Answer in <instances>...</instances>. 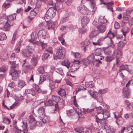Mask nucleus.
I'll use <instances>...</instances> for the list:
<instances>
[{
    "label": "nucleus",
    "mask_w": 133,
    "mask_h": 133,
    "mask_svg": "<svg viewBox=\"0 0 133 133\" xmlns=\"http://www.w3.org/2000/svg\"><path fill=\"white\" fill-rule=\"evenodd\" d=\"M16 17L15 14L8 16L7 17L5 14H3L0 16V24L5 23L4 30L8 31L9 30L10 27L13 25V21Z\"/></svg>",
    "instance_id": "obj_1"
},
{
    "label": "nucleus",
    "mask_w": 133,
    "mask_h": 133,
    "mask_svg": "<svg viewBox=\"0 0 133 133\" xmlns=\"http://www.w3.org/2000/svg\"><path fill=\"white\" fill-rule=\"evenodd\" d=\"M104 39H105L106 43L109 46L112 48H114L115 45L112 40L109 37H106L103 38L102 37H100L97 41L93 42L92 44L94 45H100L101 42Z\"/></svg>",
    "instance_id": "obj_2"
},
{
    "label": "nucleus",
    "mask_w": 133,
    "mask_h": 133,
    "mask_svg": "<svg viewBox=\"0 0 133 133\" xmlns=\"http://www.w3.org/2000/svg\"><path fill=\"white\" fill-rule=\"evenodd\" d=\"M31 36V39H29V40L31 42L30 43V45L32 44V43L38 44L40 41H39L40 39L37 38L38 35L37 33L35 32H34L32 33Z\"/></svg>",
    "instance_id": "obj_3"
},
{
    "label": "nucleus",
    "mask_w": 133,
    "mask_h": 133,
    "mask_svg": "<svg viewBox=\"0 0 133 133\" xmlns=\"http://www.w3.org/2000/svg\"><path fill=\"white\" fill-rule=\"evenodd\" d=\"M65 51L64 48L60 47L57 49L56 54L58 57L59 58H64L65 55Z\"/></svg>",
    "instance_id": "obj_4"
},
{
    "label": "nucleus",
    "mask_w": 133,
    "mask_h": 133,
    "mask_svg": "<svg viewBox=\"0 0 133 133\" xmlns=\"http://www.w3.org/2000/svg\"><path fill=\"white\" fill-rule=\"evenodd\" d=\"M21 73L20 71L14 69H10V74L12 76L13 80H16L19 77V74Z\"/></svg>",
    "instance_id": "obj_5"
},
{
    "label": "nucleus",
    "mask_w": 133,
    "mask_h": 133,
    "mask_svg": "<svg viewBox=\"0 0 133 133\" xmlns=\"http://www.w3.org/2000/svg\"><path fill=\"white\" fill-rule=\"evenodd\" d=\"M30 45H29V46ZM32 51L33 49L30 48L29 46L27 49H23L22 50V54L25 56L29 58L31 57L32 54Z\"/></svg>",
    "instance_id": "obj_6"
},
{
    "label": "nucleus",
    "mask_w": 133,
    "mask_h": 133,
    "mask_svg": "<svg viewBox=\"0 0 133 133\" xmlns=\"http://www.w3.org/2000/svg\"><path fill=\"white\" fill-rule=\"evenodd\" d=\"M131 81H129L126 84L125 87L123 89V92L124 93L125 97L128 98V96L129 95L130 90L129 88L130 84Z\"/></svg>",
    "instance_id": "obj_7"
},
{
    "label": "nucleus",
    "mask_w": 133,
    "mask_h": 133,
    "mask_svg": "<svg viewBox=\"0 0 133 133\" xmlns=\"http://www.w3.org/2000/svg\"><path fill=\"white\" fill-rule=\"evenodd\" d=\"M107 22V20L104 16H101L99 18H96L93 23V25L96 26L100 23H104Z\"/></svg>",
    "instance_id": "obj_8"
},
{
    "label": "nucleus",
    "mask_w": 133,
    "mask_h": 133,
    "mask_svg": "<svg viewBox=\"0 0 133 133\" xmlns=\"http://www.w3.org/2000/svg\"><path fill=\"white\" fill-rule=\"evenodd\" d=\"M78 11L84 15H88L89 13V11L84 5H81L77 8Z\"/></svg>",
    "instance_id": "obj_9"
},
{
    "label": "nucleus",
    "mask_w": 133,
    "mask_h": 133,
    "mask_svg": "<svg viewBox=\"0 0 133 133\" xmlns=\"http://www.w3.org/2000/svg\"><path fill=\"white\" fill-rule=\"evenodd\" d=\"M29 123L30 124V128L31 129H33L36 127V121L34 117L32 115H30L29 116Z\"/></svg>",
    "instance_id": "obj_10"
},
{
    "label": "nucleus",
    "mask_w": 133,
    "mask_h": 133,
    "mask_svg": "<svg viewBox=\"0 0 133 133\" xmlns=\"http://www.w3.org/2000/svg\"><path fill=\"white\" fill-rule=\"evenodd\" d=\"M80 62L78 60L74 59V61L72 65L70 68V70L71 71L74 72L78 69L80 66Z\"/></svg>",
    "instance_id": "obj_11"
},
{
    "label": "nucleus",
    "mask_w": 133,
    "mask_h": 133,
    "mask_svg": "<svg viewBox=\"0 0 133 133\" xmlns=\"http://www.w3.org/2000/svg\"><path fill=\"white\" fill-rule=\"evenodd\" d=\"M38 35L40 36V41L43 42L45 39L46 35V32L44 29H42L38 32Z\"/></svg>",
    "instance_id": "obj_12"
},
{
    "label": "nucleus",
    "mask_w": 133,
    "mask_h": 133,
    "mask_svg": "<svg viewBox=\"0 0 133 133\" xmlns=\"http://www.w3.org/2000/svg\"><path fill=\"white\" fill-rule=\"evenodd\" d=\"M46 14L49 16L53 18L56 14L55 9L54 7L50 8L47 11Z\"/></svg>",
    "instance_id": "obj_13"
},
{
    "label": "nucleus",
    "mask_w": 133,
    "mask_h": 133,
    "mask_svg": "<svg viewBox=\"0 0 133 133\" xmlns=\"http://www.w3.org/2000/svg\"><path fill=\"white\" fill-rule=\"evenodd\" d=\"M31 95L33 96L35 95V91L34 89H31L26 90H25V92L24 94L25 95H27V97L29 98V96Z\"/></svg>",
    "instance_id": "obj_14"
},
{
    "label": "nucleus",
    "mask_w": 133,
    "mask_h": 133,
    "mask_svg": "<svg viewBox=\"0 0 133 133\" xmlns=\"http://www.w3.org/2000/svg\"><path fill=\"white\" fill-rule=\"evenodd\" d=\"M130 67V66L127 65H122L119 66V72H121L123 70H125L128 72H130L131 70L129 69V67ZM133 72V71H132Z\"/></svg>",
    "instance_id": "obj_15"
},
{
    "label": "nucleus",
    "mask_w": 133,
    "mask_h": 133,
    "mask_svg": "<svg viewBox=\"0 0 133 133\" xmlns=\"http://www.w3.org/2000/svg\"><path fill=\"white\" fill-rule=\"evenodd\" d=\"M97 28L99 32L101 33L104 32L106 30V26L104 24H98L97 25Z\"/></svg>",
    "instance_id": "obj_16"
},
{
    "label": "nucleus",
    "mask_w": 133,
    "mask_h": 133,
    "mask_svg": "<svg viewBox=\"0 0 133 133\" xmlns=\"http://www.w3.org/2000/svg\"><path fill=\"white\" fill-rule=\"evenodd\" d=\"M89 22L88 18L86 17H84L81 19L82 26L83 27L87 25Z\"/></svg>",
    "instance_id": "obj_17"
},
{
    "label": "nucleus",
    "mask_w": 133,
    "mask_h": 133,
    "mask_svg": "<svg viewBox=\"0 0 133 133\" xmlns=\"http://www.w3.org/2000/svg\"><path fill=\"white\" fill-rule=\"evenodd\" d=\"M26 84V83L24 81L19 80L17 83V87L20 89H22Z\"/></svg>",
    "instance_id": "obj_18"
},
{
    "label": "nucleus",
    "mask_w": 133,
    "mask_h": 133,
    "mask_svg": "<svg viewBox=\"0 0 133 133\" xmlns=\"http://www.w3.org/2000/svg\"><path fill=\"white\" fill-rule=\"evenodd\" d=\"M50 53L51 54L52 52L46 50L42 56V60H44L47 59Z\"/></svg>",
    "instance_id": "obj_19"
},
{
    "label": "nucleus",
    "mask_w": 133,
    "mask_h": 133,
    "mask_svg": "<svg viewBox=\"0 0 133 133\" xmlns=\"http://www.w3.org/2000/svg\"><path fill=\"white\" fill-rule=\"evenodd\" d=\"M116 119V122L118 125L122 124L124 122V119L122 118L121 116H118Z\"/></svg>",
    "instance_id": "obj_20"
},
{
    "label": "nucleus",
    "mask_w": 133,
    "mask_h": 133,
    "mask_svg": "<svg viewBox=\"0 0 133 133\" xmlns=\"http://www.w3.org/2000/svg\"><path fill=\"white\" fill-rule=\"evenodd\" d=\"M58 94L61 96L65 97L66 96V94L65 91L64 89L61 88L58 92Z\"/></svg>",
    "instance_id": "obj_21"
},
{
    "label": "nucleus",
    "mask_w": 133,
    "mask_h": 133,
    "mask_svg": "<svg viewBox=\"0 0 133 133\" xmlns=\"http://www.w3.org/2000/svg\"><path fill=\"white\" fill-rule=\"evenodd\" d=\"M44 109L43 107L39 108L37 110L38 114V116L44 115Z\"/></svg>",
    "instance_id": "obj_22"
},
{
    "label": "nucleus",
    "mask_w": 133,
    "mask_h": 133,
    "mask_svg": "<svg viewBox=\"0 0 133 133\" xmlns=\"http://www.w3.org/2000/svg\"><path fill=\"white\" fill-rule=\"evenodd\" d=\"M48 25V28L49 29H51L54 30L55 27V25L54 22H49L47 23Z\"/></svg>",
    "instance_id": "obj_23"
},
{
    "label": "nucleus",
    "mask_w": 133,
    "mask_h": 133,
    "mask_svg": "<svg viewBox=\"0 0 133 133\" xmlns=\"http://www.w3.org/2000/svg\"><path fill=\"white\" fill-rule=\"evenodd\" d=\"M23 124L22 125H19L20 128H21V130L22 129V130H27V120L24 121H23Z\"/></svg>",
    "instance_id": "obj_24"
},
{
    "label": "nucleus",
    "mask_w": 133,
    "mask_h": 133,
    "mask_svg": "<svg viewBox=\"0 0 133 133\" xmlns=\"http://www.w3.org/2000/svg\"><path fill=\"white\" fill-rule=\"evenodd\" d=\"M125 43L123 42L120 41L118 44L117 50H121L122 48L124 46Z\"/></svg>",
    "instance_id": "obj_25"
},
{
    "label": "nucleus",
    "mask_w": 133,
    "mask_h": 133,
    "mask_svg": "<svg viewBox=\"0 0 133 133\" xmlns=\"http://www.w3.org/2000/svg\"><path fill=\"white\" fill-rule=\"evenodd\" d=\"M61 64L62 65L66 66L68 68L69 67L70 65V62L68 60H64Z\"/></svg>",
    "instance_id": "obj_26"
},
{
    "label": "nucleus",
    "mask_w": 133,
    "mask_h": 133,
    "mask_svg": "<svg viewBox=\"0 0 133 133\" xmlns=\"http://www.w3.org/2000/svg\"><path fill=\"white\" fill-rule=\"evenodd\" d=\"M121 31L122 32L124 36V41H125V37L126 35V34H127L128 32V29L127 27H123L121 30Z\"/></svg>",
    "instance_id": "obj_27"
},
{
    "label": "nucleus",
    "mask_w": 133,
    "mask_h": 133,
    "mask_svg": "<svg viewBox=\"0 0 133 133\" xmlns=\"http://www.w3.org/2000/svg\"><path fill=\"white\" fill-rule=\"evenodd\" d=\"M103 51L101 48H97L95 50V55L101 56Z\"/></svg>",
    "instance_id": "obj_28"
},
{
    "label": "nucleus",
    "mask_w": 133,
    "mask_h": 133,
    "mask_svg": "<svg viewBox=\"0 0 133 133\" xmlns=\"http://www.w3.org/2000/svg\"><path fill=\"white\" fill-rule=\"evenodd\" d=\"M99 34L98 31L96 30H93L91 32L90 36L92 37H95Z\"/></svg>",
    "instance_id": "obj_29"
},
{
    "label": "nucleus",
    "mask_w": 133,
    "mask_h": 133,
    "mask_svg": "<svg viewBox=\"0 0 133 133\" xmlns=\"http://www.w3.org/2000/svg\"><path fill=\"white\" fill-rule=\"evenodd\" d=\"M50 120L49 117L46 116H44L42 119V122L45 124L46 123H48Z\"/></svg>",
    "instance_id": "obj_30"
},
{
    "label": "nucleus",
    "mask_w": 133,
    "mask_h": 133,
    "mask_svg": "<svg viewBox=\"0 0 133 133\" xmlns=\"http://www.w3.org/2000/svg\"><path fill=\"white\" fill-rule=\"evenodd\" d=\"M95 56L93 54H92L91 55L89 56L87 58L90 62H95L94 59Z\"/></svg>",
    "instance_id": "obj_31"
},
{
    "label": "nucleus",
    "mask_w": 133,
    "mask_h": 133,
    "mask_svg": "<svg viewBox=\"0 0 133 133\" xmlns=\"http://www.w3.org/2000/svg\"><path fill=\"white\" fill-rule=\"evenodd\" d=\"M129 16V15L128 14L127 12H124L123 14V21H128V20Z\"/></svg>",
    "instance_id": "obj_32"
},
{
    "label": "nucleus",
    "mask_w": 133,
    "mask_h": 133,
    "mask_svg": "<svg viewBox=\"0 0 133 133\" xmlns=\"http://www.w3.org/2000/svg\"><path fill=\"white\" fill-rule=\"evenodd\" d=\"M133 116V114L132 113L126 114L124 115V117L125 119H127L129 118H132Z\"/></svg>",
    "instance_id": "obj_33"
},
{
    "label": "nucleus",
    "mask_w": 133,
    "mask_h": 133,
    "mask_svg": "<svg viewBox=\"0 0 133 133\" xmlns=\"http://www.w3.org/2000/svg\"><path fill=\"white\" fill-rule=\"evenodd\" d=\"M55 103L52 100H49L48 102L44 103V104L45 106H51L54 105Z\"/></svg>",
    "instance_id": "obj_34"
},
{
    "label": "nucleus",
    "mask_w": 133,
    "mask_h": 133,
    "mask_svg": "<svg viewBox=\"0 0 133 133\" xmlns=\"http://www.w3.org/2000/svg\"><path fill=\"white\" fill-rule=\"evenodd\" d=\"M52 99L54 103H57L59 102L60 98L58 96H52Z\"/></svg>",
    "instance_id": "obj_35"
},
{
    "label": "nucleus",
    "mask_w": 133,
    "mask_h": 133,
    "mask_svg": "<svg viewBox=\"0 0 133 133\" xmlns=\"http://www.w3.org/2000/svg\"><path fill=\"white\" fill-rule=\"evenodd\" d=\"M83 130V128L81 127L75 128L74 130L77 133H84V132L82 131Z\"/></svg>",
    "instance_id": "obj_36"
},
{
    "label": "nucleus",
    "mask_w": 133,
    "mask_h": 133,
    "mask_svg": "<svg viewBox=\"0 0 133 133\" xmlns=\"http://www.w3.org/2000/svg\"><path fill=\"white\" fill-rule=\"evenodd\" d=\"M104 118L107 119L110 117V113L108 111L105 110L103 113Z\"/></svg>",
    "instance_id": "obj_37"
},
{
    "label": "nucleus",
    "mask_w": 133,
    "mask_h": 133,
    "mask_svg": "<svg viewBox=\"0 0 133 133\" xmlns=\"http://www.w3.org/2000/svg\"><path fill=\"white\" fill-rule=\"evenodd\" d=\"M96 110L97 111L98 113H103L105 110L104 109V108H102L101 107H99L96 108Z\"/></svg>",
    "instance_id": "obj_38"
},
{
    "label": "nucleus",
    "mask_w": 133,
    "mask_h": 133,
    "mask_svg": "<svg viewBox=\"0 0 133 133\" xmlns=\"http://www.w3.org/2000/svg\"><path fill=\"white\" fill-rule=\"evenodd\" d=\"M105 119L102 118L101 119H98L96 120V121L97 123H100L102 124H103L105 123Z\"/></svg>",
    "instance_id": "obj_39"
},
{
    "label": "nucleus",
    "mask_w": 133,
    "mask_h": 133,
    "mask_svg": "<svg viewBox=\"0 0 133 133\" xmlns=\"http://www.w3.org/2000/svg\"><path fill=\"white\" fill-rule=\"evenodd\" d=\"M50 83L49 84V87L50 89L52 90L55 88V83L52 80H50Z\"/></svg>",
    "instance_id": "obj_40"
},
{
    "label": "nucleus",
    "mask_w": 133,
    "mask_h": 133,
    "mask_svg": "<svg viewBox=\"0 0 133 133\" xmlns=\"http://www.w3.org/2000/svg\"><path fill=\"white\" fill-rule=\"evenodd\" d=\"M31 61L32 63V64L35 66L37 64V58L36 57H34L31 59Z\"/></svg>",
    "instance_id": "obj_41"
},
{
    "label": "nucleus",
    "mask_w": 133,
    "mask_h": 133,
    "mask_svg": "<svg viewBox=\"0 0 133 133\" xmlns=\"http://www.w3.org/2000/svg\"><path fill=\"white\" fill-rule=\"evenodd\" d=\"M97 116H96V120L98 119H101L104 118L103 113H97Z\"/></svg>",
    "instance_id": "obj_42"
},
{
    "label": "nucleus",
    "mask_w": 133,
    "mask_h": 133,
    "mask_svg": "<svg viewBox=\"0 0 133 133\" xmlns=\"http://www.w3.org/2000/svg\"><path fill=\"white\" fill-rule=\"evenodd\" d=\"M86 87L89 88H92L94 87V85L91 82H87L85 83Z\"/></svg>",
    "instance_id": "obj_43"
},
{
    "label": "nucleus",
    "mask_w": 133,
    "mask_h": 133,
    "mask_svg": "<svg viewBox=\"0 0 133 133\" xmlns=\"http://www.w3.org/2000/svg\"><path fill=\"white\" fill-rule=\"evenodd\" d=\"M74 55L75 58L77 59V60L79 61L81 57V56L80 54L78 52L74 53Z\"/></svg>",
    "instance_id": "obj_44"
},
{
    "label": "nucleus",
    "mask_w": 133,
    "mask_h": 133,
    "mask_svg": "<svg viewBox=\"0 0 133 133\" xmlns=\"http://www.w3.org/2000/svg\"><path fill=\"white\" fill-rule=\"evenodd\" d=\"M6 37L4 33H2L0 35V40L1 41H3L6 39Z\"/></svg>",
    "instance_id": "obj_45"
},
{
    "label": "nucleus",
    "mask_w": 133,
    "mask_h": 133,
    "mask_svg": "<svg viewBox=\"0 0 133 133\" xmlns=\"http://www.w3.org/2000/svg\"><path fill=\"white\" fill-rule=\"evenodd\" d=\"M51 17L49 16L48 15H47L46 14L45 15L44 17V19L45 21L48 23V22H50V20L51 19V18H52Z\"/></svg>",
    "instance_id": "obj_46"
},
{
    "label": "nucleus",
    "mask_w": 133,
    "mask_h": 133,
    "mask_svg": "<svg viewBox=\"0 0 133 133\" xmlns=\"http://www.w3.org/2000/svg\"><path fill=\"white\" fill-rule=\"evenodd\" d=\"M17 33L16 32H15L13 34L12 38L11 41V42L12 44H14V43L17 37Z\"/></svg>",
    "instance_id": "obj_47"
},
{
    "label": "nucleus",
    "mask_w": 133,
    "mask_h": 133,
    "mask_svg": "<svg viewBox=\"0 0 133 133\" xmlns=\"http://www.w3.org/2000/svg\"><path fill=\"white\" fill-rule=\"evenodd\" d=\"M108 131L109 133H113L115 131V130L113 127L109 126L108 129Z\"/></svg>",
    "instance_id": "obj_48"
},
{
    "label": "nucleus",
    "mask_w": 133,
    "mask_h": 133,
    "mask_svg": "<svg viewBox=\"0 0 133 133\" xmlns=\"http://www.w3.org/2000/svg\"><path fill=\"white\" fill-rule=\"evenodd\" d=\"M45 80L46 78L44 77V76L43 75L40 76L39 79V84H41Z\"/></svg>",
    "instance_id": "obj_49"
},
{
    "label": "nucleus",
    "mask_w": 133,
    "mask_h": 133,
    "mask_svg": "<svg viewBox=\"0 0 133 133\" xmlns=\"http://www.w3.org/2000/svg\"><path fill=\"white\" fill-rule=\"evenodd\" d=\"M94 109H90L89 108L85 109L83 111L86 114L87 113L92 112L94 111Z\"/></svg>",
    "instance_id": "obj_50"
},
{
    "label": "nucleus",
    "mask_w": 133,
    "mask_h": 133,
    "mask_svg": "<svg viewBox=\"0 0 133 133\" xmlns=\"http://www.w3.org/2000/svg\"><path fill=\"white\" fill-rule=\"evenodd\" d=\"M82 62L83 63V64L85 65H88L90 63L89 61L87 59H84L82 60Z\"/></svg>",
    "instance_id": "obj_51"
},
{
    "label": "nucleus",
    "mask_w": 133,
    "mask_h": 133,
    "mask_svg": "<svg viewBox=\"0 0 133 133\" xmlns=\"http://www.w3.org/2000/svg\"><path fill=\"white\" fill-rule=\"evenodd\" d=\"M85 85L83 84H82L81 85L79 88H78V89L76 90V92H78L81 90H82L83 89H84L85 90Z\"/></svg>",
    "instance_id": "obj_52"
},
{
    "label": "nucleus",
    "mask_w": 133,
    "mask_h": 133,
    "mask_svg": "<svg viewBox=\"0 0 133 133\" xmlns=\"http://www.w3.org/2000/svg\"><path fill=\"white\" fill-rule=\"evenodd\" d=\"M87 1H90L91 3V6L93 9H95V3L94 0H86Z\"/></svg>",
    "instance_id": "obj_53"
},
{
    "label": "nucleus",
    "mask_w": 133,
    "mask_h": 133,
    "mask_svg": "<svg viewBox=\"0 0 133 133\" xmlns=\"http://www.w3.org/2000/svg\"><path fill=\"white\" fill-rule=\"evenodd\" d=\"M117 51L116 52V57L117 59H119L122 55V53L121 50H117Z\"/></svg>",
    "instance_id": "obj_54"
},
{
    "label": "nucleus",
    "mask_w": 133,
    "mask_h": 133,
    "mask_svg": "<svg viewBox=\"0 0 133 133\" xmlns=\"http://www.w3.org/2000/svg\"><path fill=\"white\" fill-rule=\"evenodd\" d=\"M40 42H41V45L42 49H44L47 47V44L44 43V41L43 42H42L41 41Z\"/></svg>",
    "instance_id": "obj_55"
},
{
    "label": "nucleus",
    "mask_w": 133,
    "mask_h": 133,
    "mask_svg": "<svg viewBox=\"0 0 133 133\" xmlns=\"http://www.w3.org/2000/svg\"><path fill=\"white\" fill-rule=\"evenodd\" d=\"M10 120L7 118H4L3 122L6 124H9L10 122Z\"/></svg>",
    "instance_id": "obj_56"
},
{
    "label": "nucleus",
    "mask_w": 133,
    "mask_h": 133,
    "mask_svg": "<svg viewBox=\"0 0 133 133\" xmlns=\"http://www.w3.org/2000/svg\"><path fill=\"white\" fill-rule=\"evenodd\" d=\"M7 69L6 67L5 66H3L0 68V72H4Z\"/></svg>",
    "instance_id": "obj_57"
},
{
    "label": "nucleus",
    "mask_w": 133,
    "mask_h": 133,
    "mask_svg": "<svg viewBox=\"0 0 133 133\" xmlns=\"http://www.w3.org/2000/svg\"><path fill=\"white\" fill-rule=\"evenodd\" d=\"M6 2L3 4L2 7L4 8L7 9L9 7V6L11 4L9 3H7Z\"/></svg>",
    "instance_id": "obj_58"
},
{
    "label": "nucleus",
    "mask_w": 133,
    "mask_h": 133,
    "mask_svg": "<svg viewBox=\"0 0 133 133\" xmlns=\"http://www.w3.org/2000/svg\"><path fill=\"white\" fill-rule=\"evenodd\" d=\"M63 35H62L60 37H58V39L60 41H61V43L63 45L64 43V40L63 38Z\"/></svg>",
    "instance_id": "obj_59"
},
{
    "label": "nucleus",
    "mask_w": 133,
    "mask_h": 133,
    "mask_svg": "<svg viewBox=\"0 0 133 133\" xmlns=\"http://www.w3.org/2000/svg\"><path fill=\"white\" fill-rule=\"evenodd\" d=\"M38 71L40 73H43L44 72V70L43 66H42L38 69Z\"/></svg>",
    "instance_id": "obj_60"
},
{
    "label": "nucleus",
    "mask_w": 133,
    "mask_h": 133,
    "mask_svg": "<svg viewBox=\"0 0 133 133\" xmlns=\"http://www.w3.org/2000/svg\"><path fill=\"white\" fill-rule=\"evenodd\" d=\"M113 59V57L112 56H107L106 57L105 60L107 62H110Z\"/></svg>",
    "instance_id": "obj_61"
},
{
    "label": "nucleus",
    "mask_w": 133,
    "mask_h": 133,
    "mask_svg": "<svg viewBox=\"0 0 133 133\" xmlns=\"http://www.w3.org/2000/svg\"><path fill=\"white\" fill-rule=\"evenodd\" d=\"M98 56V63H99L101 64V61H100V60H102L103 59L104 57L102 55Z\"/></svg>",
    "instance_id": "obj_62"
},
{
    "label": "nucleus",
    "mask_w": 133,
    "mask_h": 133,
    "mask_svg": "<svg viewBox=\"0 0 133 133\" xmlns=\"http://www.w3.org/2000/svg\"><path fill=\"white\" fill-rule=\"evenodd\" d=\"M108 36L107 37H109L111 39V38H110V37H114V35L113 33H112L110 31H109L108 34Z\"/></svg>",
    "instance_id": "obj_63"
},
{
    "label": "nucleus",
    "mask_w": 133,
    "mask_h": 133,
    "mask_svg": "<svg viewBox=\"0 0 133 133\" xmlns=\"http://www.w3.org/2000/svg\"><path fill=\"white\" fill-rule=\"evenodd\" d=\"M34 88L37 92H41V90H40L39 87L38 85L35 84L34 85Z\"/></svg>",
    "instance_id": "obj_64"
}]
</instances>
